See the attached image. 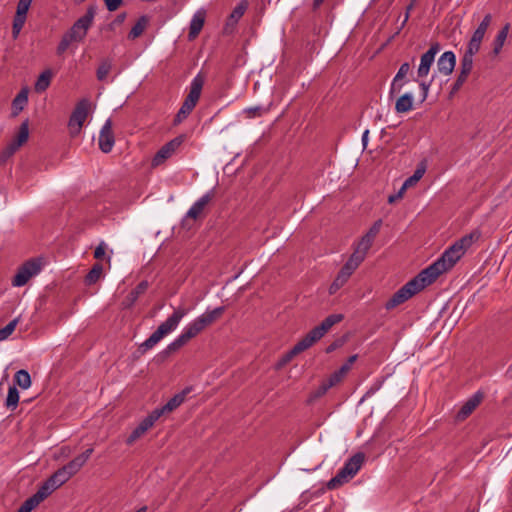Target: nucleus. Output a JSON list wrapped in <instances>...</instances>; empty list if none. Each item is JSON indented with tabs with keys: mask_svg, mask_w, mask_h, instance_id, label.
<instances>
[{
	"mask_svg": "<svg viewBox=\"0 0 512 512\" xmlns=\"http://www.w3.org/2000/svg\"><path fill=\"white\" fill-rule=\"evenodd\" d=\"M14 380L16 384L22 389H27L31 386L30 374L24 369H21L15 373Z\"/></svg>",
	"mask_w": 512,
	"mask_h": 512,
	"instance_id": "nucleus-38",
	"label": "nucleus"
},
{
	"mask_svg": "<svg viewBox=\"0 0 512 512\" xmlns=\"http://www.w3.org/2000/svg\"><path fill=\"white\" fill-rule=\"evenodd\" d=\"M330 388L322 381V383L310 394L309 402L324 396Z\"/></svg>",
	"mask_w": 512,
	"mask_h": 512,
	"instance_id": "nucleus-47",
	"label": "nucleus"
},
{
	"mask_svg": "<svg viewBox=\"0 0 512 512\" xmlns=\"http://www.w3.org/2000/svg\"><path fill=\"white\" fill-rule=\"evenodd\" d=\"M381 228L382 220L379 219L372 225L369 231L357 243L354 252L343 266L347 271L353 274V272L362 263L367 251L371 247L376 235L380 232Z\"/></svg>",
	"mask_w": 512,
	"mask_h": 512,
	"instance_id": "nucleus-3",
	"label": "nucleus"
},
{
	"mask_svg": "<svg viewBox=\"0 0 512 512\" xmlns=\"http://www.w3.org/2000/svg\"><path fill=\"white\" fill-rule=\"evenodd\" d=\"M481 40H478L476 38L471 37L467 49L465 51V54L474 56L480 49L481 46Z\"/></svg>",
	"mask_w": 512,
	"mask_h": 512,
	"instance_id": "nucleus-48",
	"label": "nucleus"
},
{
	"mask_svg": "<svg viewBox=\"0 0 512 512\" xmlns=\"http://www.w3.org/2000/svg\"><path fill=\"white\" fill-rule=\"evenodd\" d=\"M479 238L480 232L477 230L463 236L447 248L434 263L422 270V276H426L433 283L441 274L450 270Z\"/></svg>",
	"mask_w": 512,
	"mask_h": 512,
	"instance_id": "nucleus-1",
	"label": "nucleus"
},
{
	"mask_svg": "<svg viewBox=\"0 0 512 512\" xmlns=\"http://www.w3.org/2000/svg\"><path fill=\"white\" fill-rule=\"evenodd\" d=\"M189 310L184 307H179L174 310L163 323H161L156 331H154L149 338H147L139 347L141 353H145L152 349L157 343H159L167 334L175 330L182 320L188 314Z\"/></svg>",
	"mask_w": 512,
	"mask_h": 512,
	"instance_id": "nucleus-2",
	"label": "nucleus"
},
{
	"mask_svg": "<svg viewBox=\"0 0 512 512\" xmlns=\"http://www.w3.org/2000/svg\"><path fill=\"white\" fill-rule=\"evenodd\" d=\"M112 69V60L104 59L101 61L100 65L97 68L96 76L99 81H103L106 79L107 75L110 73Z\"/></svg>",
	"mask_w": 512,
	"mask_h": 512,
	"instance_id": "nucleus-41",
	"label": "nucleus"
},
{
	"mask_svg": "<svg viewBox=\"0 0 512 512\" xmlns=\"http://www.w3.org/2000/svg\"><path fill=\"white\" fill-rule=\"evenodd\" d=\"M205 328L199 323V320L195 318L192 322H190L182 331V334L189 341L192 338L196 337L200 334Z\"/></svg>",
	"mask_w": 512,
	"mask_h": 512,
	"instance_id": "nucleus-31",
	"label": "nucleus"
},
{
	"mask_svg": "<svg viewBox=\"0 0 512 512\" xmlns=\"http://www.w3.org/2000/svg\"><path fill=\"white\" fill-rule=\"evenodd\" d=\"M506 373H507V375H508L510 378H512V364L508 367V369H507V372H506Z\"/></svg>",
	"mask_w": 512,
	"mask_h": 512,
	"instance_id": "nucleus-64",
	"label": "nucleus"
},
{
	"mask_svg": "<svg viewBox=\"0 0 512 512\" xmlns=\"http://www.w3.org/2000/svg\"><path fill=\"white\" fill-rule=\"evenodd\" d=\"M160 418L159 413L154 409L147 417H145L138 426H140L146 433Z\"/></svg>",
	"mask_w": 512,
	"mask_h": 512,
	"instance_id": "nucleus-42",
	"label": "nucleus"
},
{
	"mask_svg": "<svg viewBox=\"0 0 512 512\" xmlns=\"http://www.w3.org/2000/svg\"><path fill=\"white\" fill-rule=\"evenodd\" d=\"M114 143L115 140L112 132V121L107 119L100 130L99 148L102 152L109 153L112 150Z\"/></svg>",
	"mask_w": 512,
	"mask_h": 512,
	"instance_id": "nucleus-14",
	"label": "nucleus"
},
{
	"mask_svg": "<svg viewBox=\"0 0 512 512\" xmlns=\"http://www.w3.org/2000/svg\"><path fill=\"white\" fill-rule=\"evenodd\" d=\"M439 51L440 46L438 43H435L421 56L420 64L417 69L418 78L423 79L428 76L431 66L435 61V56Z\"/></svg>",
	"mask_w": 512,
	"mask_h": 512,
	"instance_id": "nucleus-13",
	"label": "nucleus"
},
{
	"mask_svg": "<svg viewBox=\"0 0 512 512\" xmlns=\"http://www.w3.org/2000/svg\"><path fill=\"white\" fill-rule=\"evenodd\" d=\"M105 251H106V245L102 242L96 247V249L94 251V257L96 259H101L105 255Z\"/></svg>",
	"mask_w": 512,
	"mask_h": 512,
	"instance_id": "nucleus-59",
	"label": "nucleus"
},
{
	"mask_svg": "<svg viewBox=\"0 0 512 512\" xmlns=\"http://www.w3.org/2000/svg\"><path fill=\"white\" fill-rule=\"evenodd\" d=\"M185 140L184 135H179L174 139L170 140L166 144H164L154 155L152 159V166L157 167L163 164L167 159H169L176 150L182 145Z\"/></svg>",
	"mask_w": 512,
	"mask_h": 512,
	"instance_id": "nucleus-12",
	"label": "nucleus"
},
{
	"mask_svg": "<svg viewBox=\"0 0 512 512\" xmlns=\"http://www.w3.org/2000/svg\"><path fill=\"white\" fill-rule=\"evenodd\" d=\"M188 342V340L185 338V336L181 333L173 342H171L165 349L166 354H170L172 352L177 351L180 349L183 345H185Z\"/></svg>",
	"mask_w": 512,
	"mask_h": 512,
	"instance_id": "nucleus-44",
	"label": "nucleus"
},
{
	"mask_svg": "<svg viewBox=\"0 0 512 512\" xmlns=\"http://www.w3.org/2000/svg\"><path fill=\"white\" fill-rule=\"evenodd\" d=\"M51 79L52 73L50 70L42 72L35 83V91L38 93L44 92L49 87Z\"/></svg>",
	"mask_w": 512,
	"mask_h": 512,
	"instance_id": "nucleus-35",
	"label": "nucleus"
},
{
	"mask_svg": "<svg viewBox=\"0 0 512 512\" xmlns=\"http://www.w3.org/2000/svg\"><path fill=\"white\" fill-rule=\"evenodd\" d=\"M473 68V56L464 54L461 59V69L460 73L463 75H469Z\"/></svg>",
	"mask_w": 512,
	"mask_h": 512,
	"instance_id": "nucleus-45",
	"label": "nucleus"
},
{
	"mask_svg": "<svg viewBox=\"0 0 512 512\" xmlns=\"http://www.w3.org/2000/svg\"><path fill=\"white\" fill-rule=\"evenodd\" d=\"M205 11L198 10L192 17L189 27L188 38L194 40L201 32L205 23Z\"/></svg>",
	"mask_w": 512,
	"mask_h": 512,
	"instance_id": "nucleus-22",
	"label": "nucleus"
},
{
	"mask_svg": "<svg viewBox=\"0 0 512 512\" xmlns=\"http://www.w3.org/2000/svg\"><path fill=\"white\" fill-rule=\"evenodd\" d=\"M381 228L382 220L379 219L372 225L369 231L357 243L354 252L343 266L347 271L353 274V272L362 263L367 251L371 247L376 235L380 232Z\"/></svg>",
	"mask_w": 512,
	"mask_h": 512,
	"instance_id": "nucleus-4",
	"label": "nucleus"
},
{
	"mask_svg": "<svg viewBox=\"0 0 512 512\" xmlns=\"http://www.w3.org/2000/svg\"><path fill=\"white\" fill-rule=\"evenodd\" d=\"M247 9V3L241 2L239 3L231 12L229 19L231 21L237 22L245 13Z\"/></svg>",
	"mask_w": 512,
	"mask_h": 512,
	"instance_id": "nucleus-46",
	"label": "nucleus"
},
{
	"mask_svg": "<svg viewBox=\"0 0 512 512\" xmlns=\"http://www.w3.org/2000/svg\"><path fill=\"white\" fill-rule=\"evenodd\" d=\"M410 71V64L405 62L403 63L396 76L394 77L392 83H391V86H390V91H389V94L390 96L392 97L394 94L396 93H399L402 89V87L404 86L405 84V77L406 75L408 74V72Z\"/></svg>",
	"mask_w": 512,
	"mask_h": 512,
	"instance_id": "nucleus-21",
	"label": "nucleus"
},
{
	"mask_svg": "<svg viewBox=\"0 0 512 512\" xmlns=\"http://www.w3.org/2000/svg\"><path fill=\"white\" fill-rule=\"evenodd\" d=\"M28 102V90L27 88H23L20 90V92L16 95L12 102L13 109L15 111V114H17L19 111H22L24 106Z\"/></svg>",
	"mask_w": 512,
	"mask_h": 512,
	"instance_id": "nucleus-36",
	"label": "nucleus"
},
{
	"mask_svg": "<svg viewBox=\"0 0 512 512\" xmlns=\"http://www.w3.org/2000/svg\"><path fill=\"white\" fill-rule=\"evenodd\" d=\"M93 448H88L85 450L82 454L75 457L73 460L68 462L65 466L69 471L75 475L87 462V460L90 458L91 454L93 453Z\"/></svg>",
	"mask_w": 512,
	"mask_h": 512,
	"instance_id": "nucleus-25",
	"label": "nucleus"
},
{
	"mask_svg": "<svg viewBox=\"0 0 512 512\" xmlns=\"http://www.w3.org/2000/svg\"><path fill=\"white\" fill-rule=\"evenodd\" d=\"M483 399V394L481 392H476L472 395L460 408L458 411L456 418L459 421L466 419L481 403Z\"/></svg>",
	"mask_w": 512,
	"mask_h": 512,
	"instance_id": "nucleus-19",
	"label": "nucleus"
},
{
	"mask_svg": "<svg viewBox=\"0 0 512 512\" xmlns=\"http://www.w3.org/2000/svg\"><path fill=\"white\" fill-rule=\"evenodd\" d=\"M456 65V56L452 51L444 52L437 61V70L444 76L450 75Z\"/></svg>",
	"mask_w": 512,
	"mask_h": 512,
	"instance_id": "nucleus-18",
	"label": "nucleus"
},
{
	"mask_svg": "<svg viewBox=\"0 0 512 512\" xmlns=\"http://www.w3.org/2000/svg\"><path fill=\"white\" fill-rule=\"evenodd\" d=\"M324 0H313L312 8L314 11L320 8V6L323 4Z\"/></svg>",
	"mask_w": 512,
	"mask_h": 512,
	"instance_id": "nucleus-61",
	"label": "nucleus"
},
{
	"mask_svg": "<svg viewBox=\"0 0 512 512\" xmlns=\"http://www.w3.org/2000/svg\"><path fill=\"white\" fill-rule=\"evenodd\" d=\"M37 506L38 504L31 497H29L21 504L17 512H31Z\"/></svg>",
	"mask_w": 512,
	"mask_h": 512,
	"instance_id": "nucleus-52",
	"label": "nucleus"
},
{
	"mask_svg": "<svg viewBox=\"0 0 512 512\" xmlns=\"http://www.w3.org/2000/svg\"><path fill=\"white\" fill-rule=\"evenodd\" d=\"M191 390V387H186L181 392L175 394L171 399H169L168 402L161 408H156L155 410L159 413L160 417L171 413L185 401L186 396L191 392Z\"/></svg>",
	"mask_w": 512,
	"mask_h": 512,
	"instance_id": "nucleus-15",
	"label": "nucleus"
},
{
	"mask_svg": "<svg viewBox=\"0 0 512 512\" xmlns=\"http://www.w3.org/2000/svg\"><path fill=\"white\" fill-rule=\"evenodd\" d=\"M351 275L352 273L342 267L329 287V294H335L341 287L346 284Z\"/></svg>",
	"mask_w": 512,
	"mask_h": 512,
	"instance_id": "nucleus-29",
	"label": "nucleus"
},
{
	"mask_svg": "<svg viewBox=\"0 0 512 512\" xmlns=\"http://www.w3.org/2000/svg\"><path fill=\"white\" fill-rule=\"evenodd\" d=\"M344 319L343 314H331L327 316L318 326L310 330L305 337L314 345L319 341L335 324Z\"/></svg>",
	"mask_w": 512,
	"mask_h": 512,
	"instance_id": "nucleus-10",
	"label": "nucleus"
},
{
	"mask_svg": "<svg viewBox=\"0 0 512 512\" xmlns=\"http://www.w3.org/2000/svg\"><path fill=\"white\" fill-rule=\"evenodd\" d=\"M368 134H369V130H365L363 135H362V143H363L364 148L367 147Z\"/></svg>",
	"mask_w": 512,
	"mask_h": 512,
	"instance_id": "nucleus-62",
	"label": "nucleus"
},
{
	"mask_svg": "<svg viewBox=\"0 0 512 512\" xmlns=\"http://www.w3.org/2000/svg\"><path fill=\"white\" fill-rule=\"evenodd\" d=\"M20 317H16L10 321L5 327L0 329V341L6 340L15 330L19 323Z\"/></svg>",
	"mask_w": 512,
	"mask_h": 512,
	"instance_id": "nucleus-43",
	"label": "nucleus"
},
{
	"mask_svg": "<svg viewBox=\"0 0 512 512\" xmlns=\"http://www.w3.org/2000/svg\"><path fill=\"white\" fill-rule=\"evenodd\" d=\"M95 14L96 8L94 6L88 7L86 13L76 20L65 34L74 42H81L87 35L89 28L92 26Z\"/></svg>",
	"mask_w": 512,
	"mask_h": 512,
	"instance_id": "nucleus-8",
	"label": "nucleus"
},
{
	"mask_svg": "<svg viewBox=\"0 0 512 512\" xmlns=\"http://www.w3.org/2000/svg\"><path fill=\"white\" fill-rule=\"evenodd\" d=\"M123 0H104V3L108 9V11L113 12L116 11L120 5L122 4Z\"/></svg>",
	"mask_w": 512,
	"mask_h": 512,
	"instance_id": "nucleus-56",
	"label": "nucleus"
},
{
	"mask_svg": "<svg viewBox=\"0 0 512 512\" xmlns=\"http://www.w3.org/2000/svg\"><path fill=\"white\" fill-rule=\"evenodd\" d=\"M413 6V3H411L408 7H407V12L405 13L404 15V18L400 24V26L397 28L395 34H398L400 32V30L404 27V25L406 24L408 18H409V10L412 8Z\"/></svg>",
	"mask_w": 512,
	"mask_h": 512,
	"instance_id": "nucleus-60",
	"label": "nucleus"
},
{
	"mask_svg": "<svg viewBox=\"0 0 512 512\" xmlns=\"http://www.w3.org/2000/svg\"><path fill=\"white\" fill-rule=\"evenodd\" d=\"M204 85V77L201 74H197L190 83L189 93L186 96L184 102L182 103L178 113L174 118V124L178 125L183 120H185L189 114L195 108L199 98L201 96V91Z\"/></svg>",
	"mask_w": 512,
	"mask_h": 512,
	"instance_id": "nucleus-7",
	"label": "nucleus"
},
{
	"mask_svg": "<svg viewBox=\"0 0 512 512\" xmlns=\"http://www.w3.org/2000/svg\"><path fill=\"white\" fill-rule=\"evenodd\" d=\"M467 78H468V75H463L462 73H459V75L453 85L452 92H456L457 90H459V88L465 83Z\"/></svg>",
	"mask_w": 512,
	"mask_h": 512,
	"instance_id": "nucleus-58",
	"label": "nucleus"
},
{
	"mask_svg": "<svg viewBox=\"0 0 512 512\" xmlns=\"http://www.w3.org/2000/svg\"><path fill=\"white\" fill-rule=\"evenodd\" d=\"M125 17H126V14H125V13H122V14H120V15H118V16H117V19H116V20H117V22L121 23V22H123V21H124Z\"/></svg>",
	"mask_w": 512,
	"mask_h": 512,
	"instance_id": "nucleus-63",
	"label": "nucleus"
},
{
	"mask_svg": "<svg viewBox=\"0 0 512 512\" xmlns=\"http://www.w3.org/2000/svg\"><path fill=\"white\" fill-rule=\"evenodd\" d=\"M432 284L426 276H422V271L413 279L402 286L393 296L386 301V309H393L409 300L416 293Z\"/></svg>",
	"mask_w": 512,
	"mask_h": 512,
	"instance_id": "nucleus-5",
	"label": "nucleus"
},
{
	"mask_svg": "<svg viewBox=\"0 0 512 512\" xmlns=\"http://www.w3.org/2000/svg\"><path fill=\"white\" fill-rule=\"evenodd\" d=\"M225 312V307H216L213 310H206L203 314L197 317L199 323L206 329L208 326L217 321Z\"/></svg>",
	"mask_w": 512,
	"mask_h": 512,
	"instance_id": "nucleus-24",
	"label": "nucleus"
},
{
	"mask_svg": "<svg viewBox=\"0 0 512 512\" xmlns=\"http://www.w3.org/2000/svg\"><path fill=\"white\" fill-rule=\"evenodd\" d=\"M32 1L33 0H19L16 15L26 17Z\"/></svg>",
	"mask_w": 512,
	"mask_h": 512,
	"instance_id": "nucleus-49",
	"label": "nucleus"
},
{
	"mask_svg": "<svg viewBox=\"0 0 512 512\" xmlns=\"http://www.w3.org/2000/svg\"><path fill=\"white\" fill-rule=\"evenodd\" d=\"M102 272H103L102 265L99 263L94 264L93 267L91 268V270L88 272V274L85 277V283L87 285H92V284L96 283L100 279Z\"/></svg>",
	"mask_w": 512,
	"mask_h": 512,
	"instance_id": "nucleus-39",
	"label": "nucleus"
},
{
	"mask_svg": "<svg viewBox=\"0 0 512 512\" xmlns=\"http://www.w3.org/2000/svg\"><path fill=\"white\" fill-rule=\"evenodd\" d=\"M491 20V14L485 15L477 29L474 31L472 37L482 41L489 25L491 24Z\"/></svg>",
	"mask_w": 512,
	"mask_h": 512,
	"instance_id": "nucleus-40",
	"label": "nucleus"
},
{
	"mask_svg": "<svg viewBox=\"0 0 512 512\" xmlns=\"http://www.w3.org/2000/svg\"><path fill=\"white\" fill-rule=\"evenodd\" d=\"M413 95L411 93H405L400 96L395 103V110L397 113H407L413 109Z\"/></svg>",
	"mask_w": 512,
	"mask_h": 512,
	"instance_id": "nucleus-27",
	"label": "nucleus"
},
{
	"mask_svg": "<svg viewBox=\"0 0 512 512\" xmlns=\"http://www.w3.org/2000/svg\"><path fill=\"white\" fill-rule=\"evenodd\" d=\"M148 287L147 281L140 282L126 297L124 302L126 307H130L134 304V302L138 299V297L143 294Z\"/></svg>",
	"mask_w": 512,
	"mask_h": 512,
	"instance_id": "nucleus-33",
	"label": "nucleus"
},
{
	"mask_svg": "<svg viewBox=\"0 0 512 512\" xmlns=\"http://www.w3.org/2000/svg\"><path fill=\"white\" fill-rule=\"evenodd\" d=\"M57 488L55 485L50 482L48 478L37 490L35 494L31 496V498L39 505L42 501H44L52 492H54Z\"/></svg>",
	"mask_w": 512,
	"mask_h": 512,
	"instance_id": "nucleus-26",
	"label": "nucleus"
},
{
	"mask_svg": "<svg viewBox=\"0 0 512 512\" xmlns=\"http://www.w3.org/2000/svg\"><path fill=\"white\" fill-rule=\"evenodd\" d=\"M214 195V189L205 193L191 206V208L186 213V217L197 219L202 214L203 210L209 204V202L214 198Z\"/></svg>",
	"mask_w": 512,
	"mask_h": 512,
	"instance_id": "nucleus-17",
	"label": "nucleus"
},
{
	"mask_svg": "<svg viewBox=\"0 0 512 512\" xmlns=\"http://www.w3.org/2000/svg\"><path fill=\"white\" fill-rule=\"evenodd\" d=\"M431 82L432 81H429V82L420 81L419 82V86H420L421 91H422L421 102H424L426 100V98L428 96V92H429V88H430Z\"/></svg>",
	"mask_w": 512,
	"mask_h": 512,
	"instance_id": "nucleus-57",
	"label": "nucleus"
},
{
	"mask_svg": "<svg viewBox=\"0 0 512 512\" xmlns=\"http://www.w3.org/2000/svg\"><path fill=\"white\" fill-rule=\"evenodd\" d=\"M344 375L342 374H339V370L335 371L333 374H331L329 376V378H327L326 380H324L323 382L329 387V388H332L333 386L337 385L338 383H340L343 379Z\"/></svg>",
	"mask_w": 512,
	"mask_h": 512,
	"instance_id": "nucleus-50",
	"label": "nucleus"
},
{
	"mask_svg": "<svg viewBox=\"0 0 512 512\" xmlns=\"http://www.w3.org/2000/svg\"><path fill=\"white\" fill-rule=\"evenodd\" d=\"M313 345L304 336L287 353H285L278 362V367L288 364L295 356L309 349Z\"/></svg>",
	"mask_w": 512,
	"mask_h": 512,
	"instance_id": "nucleus-16",
	"label": "nucleus"
},
{
	"mask_svg": "<svg viewBox=\"0 0 512 512\" xmlns=\"http://www.w3.org/2000/svg\"><path fill=\"white\" fill-rule=\"evenodd\" d=\"M424 173H425L424 168H418L411 177H409L408 179L405 180V182L402 184L399 192L396 195H390L388 197V202L394 203L396 200L400 199L402 197L404 191L408 187L416 184L423 177Z\"/></svg>",
	"mask_w": 512,
	"mask_h": 512,
	"instance_id": "nucleus-23",
	"label": "nucleus"
},
{
	"mask_svg": "<svg viewBox=\"0 0 512 512\" xmlns=\"http://www.w3.org/2000/svg\"><path fill=\"white\" fill-rule=\"evenodd\" d=\"M88 115V102L86 100L80 101L74 111L72 112L69 119V129L71 136H76L80 133L81 128Z\"/></svg>",
	"mask_w": 512,
	"mask_h": 512,
	"instance_id": "nucleus-11",
	"label": "nucleus"
},
{
	"mask_svg": "<svg viewBox=\"0 0 512 512\" xmlns=\"http://www.w3.org/2000/svg\"><path fill=\"white\" fill-rule=\"evenodd\" d=\"M205 328L199 323V320L195 318L192 322H190L182 331V334L189 341L192 338L196 337L200 334Z\"/></svg>",
	"mask_w": 512,
	"mask_h": 512,
	"instance_id": "nucleus-32",
	"label": "nucleus"
},
{
	"mask_svg": "<svg viewBox=\"0 0 512 512\" xmlns=\"http://www.w3.org/2000/svg\"><path fill=\"white\" fill-rule=\"evenodd\" d=\"M72 476L74 475L64 465L63 467L59 468L55 473H53L49 477V479L50 482H52L56 488H59L64 483H66Z\"/></svg>",
	"mask_w": 512,
	"mask_h": 512,
	"instance_id": "nucleus-28",
	"label": "nucleus"
},
{
	"mask_svg": "<svg viewBox=\"0 0 512 512\" xmlns=\"http://www.w3.org/2000/svg\"><path fill=\"white\" fill-rule=\"evenodd\" d=\"M148 22L149 18L146 15L141 16L130 30L128 37L130 39L138 38L146 29Z\"/></svg>",
	"mask_w": 512,
	"mask_h": 512,
	"instance_id": "nucleus-34",
	"label": "nucleus"
},
{
	"mask_svg": "<svg viewBox=\"0 0 512 512\" xmlns=\"http://www.w3.org/2000/svg\"><path fill=\"white\" fill-rule=\"evenodd\" d=\"M145 434L144 430L140 427V426H137L132 432L131 434L128 436V438L126 439V444L127 445H132L136 440H138L140 437H142L143 435Z\"/></svg>",
	"mask_w": 512,
	"mask_h": 512,
	"instance_id": "nucleus-51",
	"label": "nucleus"
},
{
	"mask_svg": "<svg viewBox=\"0 0 512 512\" xmlns=\"http://www.w3.org/2000/svg\"><path fill=\"white\" fill-rule=\"evenodd\" d=\"M74 42L72 39H70L66 34H64L62 36V39L61 41L59 42L58 44V47H57V54L58 55H61L63 54L67 49L68 47L70 46V44Z\"/></svg>",
	"mask_w": 512,
	"mask_h": 512,
	"instance_id": "nucleus-54",
	"label": "nucleus"
},
{
	"mask_svg": "<svg viewBox=\"0 0 512 512\" xmlns=\"http://www.w3.org/2000/svg\"><path fill=\"white\" fill-rule=\"evenodd\" d=\"M356 358H357L356 355L350 356L348 361L340 367L339 374H342L345 376L346 373L350 370L351 365L354 363Z\"/></svg>",
	"mask_w": 512,
	"mask_h": 512,
	"instance_id": "nucleus-55",
	"label": "nucleus"
},
{
	"mask_svg": "<svg viewBox=\"0 0 512 512\" xmlns=\"http://www.w3.org/2000/svg\"><path fill=\"white\" fill-rule=\"evenodd\" d=\"M29 137L28 121H24L19 128L16 138L7 146V154L12 155L15 153Z\"/></svg>",
	"mask_w": 512,
	"mask_h": 512,
	"instance_id": "nucleus-20",
	"label": "nucleus"
},
{
	"mask_svg": "<svg viewBox=\"0 0 512 512\" xmlns=\"http://www.w3.org/2000/svg\"><path fill=\"white\" fill-rule=\"evenodd\" d=\"M510 24L506 23L501 30L497 33L494 42H493V52L494 54L500 53L502 50L504 43L507 39L508 33H509Z\"/></svg>",
	"mask_w": 512,
	"mask_h": 512,
	"instance_id": "nucleus-30",
	"label": "nucleus"
},
{
	"mask_svg": "<svg viewBox=\"0 0 512 512\" xmlns=\"http://www.w3.org/2000/svg\"><path fill=\"white\" fill-rule=\"evenodd\" d=\"M364 459V454L360 452L350 457L337 474L327 482V488L329 490L337 489L352 479L361 469Z\"/></svg>",
	"mask_w": 512,
	"mask_h": 512,
	"instance_id": "nucleus-6",
	"label": "nucleus"
},
{
	"mask_svg": "<svg viewBox=\"0 0 512 512\" xmlns=\"http://www.w3.org/2000/svg\"><path fill=\"white\" fill-rule=\"evenodd\" d=\"M19 403V392L15 386H10L5 401L7 409L14 411Z\"/></svg>",
	"mask_w": 512,
	"mask_h": 512,
	"instance_id": "nucleus-37",
	"label": "nucleus"
},
{
	"mask_svg": "<svg viewBox=\"0 0 512 512\" xmlns=\"http://www.w3.org/2000/svg\"><path fill=\"white\" fill-rule=\"evenodd\" d=\"M41 271V262L38 259H30L21 265L12 279L14 287L24 286L33 276Z\"/></svg>",
	"mask_w": 512,
	"mask_h": 512,
	"instance_id": "nucleus-9",
	"label": "nucleus"
},
{
	"mask_svg": "<svg viewBox=\"0 0 512 512\" xmlns=\"http://www.w3.org/2000/svg\"><path fill=\"white\" fill-rule=\"evenodd\" d=\"M25 20H26V17L15 15L14 21H13V27H12V31H13V34L15 37L19 34L20 30L23 28Z\"/></svg>",
	"mask_w": 512,
	"mask_h": 512,
	"instance_id": "nucleus-53",
	"label": "nucleus"
}]
</instances>
